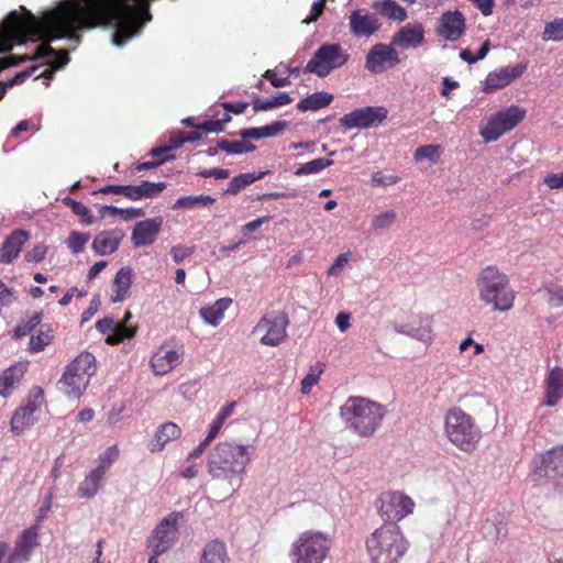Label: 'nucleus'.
Masks as SVG:
<instances>
[{"mask_svg":"<svg viewBox=\"0 0 563 563\" xmlns=\"http://www.w3.org/2000/svg\"><path fill=\"white\" fill-rule=\"evenodd\" d=\"M340 415L346 429L366 438L373 435L379 427L385 416V408L363 397H350L340 408Z\"/></svg>","mask_w":563,"mask_h":563,"instance_id":"nucleus-1","label":"nucleus"},{"mask_svg":"<svg viewBox=\"0 0 563 563\" xmlns=\"http://www.w3.org/2000/svg\"><path fill=\"white\" fill-rule=\"evenodd\" d=\"M372 563H399L408 550V541L396 523H383L366 539Z\"/></svg>","mask_w":563,"mask_h":563,"instance_id":"nucleus-2","label":"nucleus"},{"mask_svg":"<svg viewBox=\"0 0 563 563\" xmlns=\"http://www.w3.org/2000/svg\"><path fill=\"white\" fill-rule=\"evenodd\" d=\"M443 422L444 434L452 445L468 454L477 450L483 434L474 417L454 406L446 410Z\"/></svg>","mask_w":563,"mask_h":563,"instance_id":"nucleus-3","label":"nucleus"},{"mask_svg":"<svg viewBox=\"0 0 563 563\" xmlns=\"http://www.w3.org/2000/svg\"><path fill=\"white\" fill-rule=\"evenodd\" d=\"M479 299L496 311H508L514 307L515 291L508 276L496 266L483 268L476 279Z\"/></svg>","mask_w":563,"mask_h":563,"instance_id":"nucleus-4","label":"nucleus"},{"mask_svg":"<svg viewBox=\"0 0 563 563\" xmlns=\"http://www.w3.org/2000/svg\"><path fill=\"white\" fill-rule=\"evenodd\" d=\"M250 462L247 446L224 441L208 456V472L214 478H231L242 474Z\"/></svg>","mask_w":563,"mask_h":563,"instance_id":"nucleus-5","label":"nucleus"},{"mask_svg":"<svg viewBox=\"0 0 563 563\" xmlns=\"http://www.w3.org/2000/svg\"><path fill=\"white\" fill-rule=\"evenodd\" d=\"M96 372V357L89 352H82L66 366L60 379L57 382V388L68 398L79 399Z\"/></svg>","mask_w":563,"mask_h":563,"instance_id":"nucleus-6","label":"nucleus"},{"mask_svg":"<svg viewBox=\"0 0 563 563\" xmlns=\"http://www.w3.org/2000/svg\"><path fill=\"white\" fill-rule=\"evenodd\" d=\"M332 547L331 538L320 531L306 530L291 542L288 558L291 563H323Z\"/></svg>","mask_w":563,"mask_h":563,"instance_id":"nucleus-7","label":"nucleus"},{"mask_svg":"<svg viewBox=\"0 0 563 563\" xmlns=\"http://www.w3.org/2000/svg\"><path fill=\"white\" fill-rule=\"evenodd\" d=\"M8 19H9V14L2 22V31L0 34V53H7V52L11 51L12 43L23 44L29 40H32V41L43 40L44 42L37 46L36 52L33 55V58H37V59L51 58V60H48L47 64L53 69H59V68L64 67L65 65H67V63L69 62L68 53L66 51L54 49L49 45L52 40L48 38V36L27 33V34H25V36H23V38L19 40L7 27ZM54 40L55 38H53V41Z\"/></svg>","mask_w":563,"mask_h":563,"instance_id":"nucleus-8","label":"nucleus"},{"mask_svg":"<svg viewBox=\"0 0 563 563\" xmlns=\"http://www.w3.org/2000/svg\"><path fill=\"white\" fill-rule=\"evenodd\" d=\"M526 117V110L519 106H510L490 117L481 129V136L486 142H495L505 133L515 129Z\"/></svg>","mask_w":563,"mask_h":563,"instance_id":"nucleus-9","label":"nucleus"},{"mask_svg":"<svg viewBox=\"0 0 563 563\" xmlns=\"http://www.w3.org/2000/svg\"><path fill=\"white\" fill-rule=\"evenodd\" d=\"M347 59L349 55L339 44H323L307 63L305 71L325 77L333 69L343 66Z\"/></svg>","mask_w":563,"mask_h":563,"instance_id":"nucleus-10","label":"nucleus"},{"mask_svg":"<svg viewBox=\"0 0 563 563\" xmlns=\"http://www.w3.org/2000/svg\"><path fill=\"white\" fill-rule=\"evenodd\" d=\"M376 507L379 516L385 523H396L412 514L415 508L413 500L401 492H384L376 500Z\"/></svg>","mask_w":563,"mask_h":563,"instance_id":"nucleus-11","label":"nucleus"},{"mask_svg":"<svg viewBox=\"0 0 563 563\" xmlns=\"http://www.w3.org/2000/svg\"><path fill=\"white\" fill-rule=\"evenodd\" d=\"M183 519V514L173 511L164 517L152 532L147 540V545L156 555L167 552L178 538V523Z\"/></svg>","mask_w":563,"mask_h":563,"instance_id":"nucleus-12","label":"nucleus"},{"mask_svg":"<svg viewBox=\"0 0 563 563\" xmlns=\"http://www.w3.org/2000/svg\"><path fill=\"white\" fill-rule=\"evenodd\" d=\"M388 111L383 106L377 107H363L355 109L342 118H340V125L344 129H368L378 125L387 118Z\"/></svg>","mask_w":563,"mask_h":563,"instance_id":"nucleus-13","label":"nucleus"},{"mask_svg":"<svg viewBox=\"0 0 563 563\" xmlns=\"http://www.w3.org/2000/svg\"><path fill=\"white\" fill-rule=\"evenodd\" d=\"M289 319L286 313L265 314L256 324L255 331L265 330L261 343L268 346H276L287 338Z\"/></svg>","mask_w":563,"mask_h":563,"instance_id":"nucleus-14","label":"nucleus"},{"mask_svg":"<svg viewBox=\"0 0 563 563\" xmlns=\"http://www.w3.org/2000/svg\"><path fill=\"white\" fill-rule=\"evenodd\" d=\"M399 63V55L391 43H377L372 46L366 55L365 68L373 74H379L385 71L387 67H395Z\"/></svg>","mask_w":563,"mask_h":563,"instance_id":"nucleus-15","label":"nucleus"},{"mask_svg":"<svg viewBox=\"0 0 563 563\" xmlns=\"http://www.w3.org/2000/svg\"><path fill=\"white\" fill-rule=\"evenodd\" d=\"M465 21L464 14L459 10L445 11L439 20L437 34L445 41L455 42L466 30Z\"/></svg>","mask_w":563,"mask_h":563,"instance_id":"nucleus-16","label":"nucleus"},{"mask_svg":"<svg viewBox=\"0 0 563 563\" xmlns=\"http://www.w3.org/2000/svg\"><path fill=\"white\" fill-rule=\"evenodd\" d=\"M350 31L356 37H369L382 26L376 14L365 9H356L349 16Z\"/></svg>","mask_w":563,"mask_h":563,"instance_id":"nucleus-17","label":"nucleus"},{"mask_svg":"<svg viewBox=\"0 0 563 563\" xmlns=\"http://www.w3.org/2000/svg\"><path fill=\"white\" fill-rule=\"evenodd\" d=\"M526 69L527 64L519 63L488 73L484 81V91L493 92L505 88L511 81L521 77Z\"/></svg>","mask_w":563,"mask_h":563,"instance_id":"nucleus-18","label":"nucleus"},{"mask_svg":"<svg viewBox=\"0 0 563 563\" xmlns=\"http://www.w3.org/2000/svg\"><path fill=\"white\" fill-rule=\"evenodd\" d=\"M424 42V27L421 23H408L391 37V45L401 49L417 48Z\"/></svg>","mask_w":563,"mask_h":563,"instance_id":"nucleus-19","label":"nucleus"},{"mask_svg":"<svg viewBox=\"0 0 563 563\" xmlns=\"http://www.w3.org/2000/svg\"><path fill=\"white\" fill-rule=\"evenodd\" d=\"M162 224L163 219L161 217L137 222L131 234L133 245L140 247L153 244L161 232Z\"/></svg>","mask_w":563,"mask_h":563,"instance_id":"nucleus-20","label":"nucleus"},{"mask_svg":"<svg viewBox=\"0 0 563 563\" xmlns=\"http://www.w3.org/2000/svg\"><path fill=\"white\" fill-rule=\"evenodd\" d=\"M30 234L27 231L16 229L12 231L3 241L0 247V263L10 264L18 256L24 244L29 241Z\"/></svg>","mask_w":563,"mask_h":563,"instance_id":"nucleus-21","label":"nucleus"},{"mask_svg":"<svg viewBox=\"0 0 563 563\" xmlns=\"http://www.w3.org/2000/svg\"><path fill=\"white\" fill-rule=\"evenodd\" d=\"M38 532L36 527L25 529L15 542L12 554L8 558V563L16 561L25 562L30 559L31 552L38 545Z\"/></svg>","mask_w":563,"mask_h":563,"instance_id":"nucleus-22","label":"nucleus"},{"mask_svg":"<svg viewBox=\"0 0 563 563\" xmlns=\"http://www.w3.org/2000/svg\"><path fill=\"white\" fill-rule=\"evenodd\" d=\"M544 400L542 405L554 407L563 398V368L555 366L547 375Z\"/></svg>","mask_w":563,"mask_h":563,"instance_id":"nucleus-23","label":"nucleus"},{"mask_svg":"<svg viewBox=\"0 0 563 563\" xmlns=\"http://www.w3.org/2000/svg\"><path fill=\"white\" fill-rule=\"evenodd\" d=\"M183 360V352L167 350L164 345L151 357V366L156 375H165Z\"/></svg>","mask_w":563,"mask_h":563,"instance_id":"nucleus-24","label":"nucleus"},{"mask_svg":"<svg viewBox=\"0 0 563 563\" xmlns=\"http://www.w3.org/2000/svg\"><path fill=\"white\" fill-rule=\"evenodd\" d=\"M123 238L124 232L120 229L102 231L96 235L91 246L98 255H110L119 249Z\"/></svg>","mask_w":563,"mask_h":563,"instance_id":"nucleus-25","label":"nucleus"},{"mask_svg":"<svg viewBox=\"0 0 563 563\" xmlns=\"http://www.w3.org/2000/svg\"><path fill=\"white\" fill-rule=\"evenodd\" d=\"M406 333L422 342H430L433 331V318L428 314H412L405 324Z\"/></svg>","mask_w":563,"mask_h":563,"instance_id":"nucleus-26","label":"nucleus"},{"mask_svg":"<svg viewBox=\"0 0 563 563\" xmlns=\"http://www.w3.org/2000/svg\"><path fill=\"white\" fill-rule=\"evenodd\" d=\"M180 435L181 429L176 423L170 421L162 423L147 448L152 453L159 452L168 442L179 439Z\"/></svg>","mask_w":563,"mask_h":563,"instance_id":"nucleus-27","label":"nucleus"},{"mask_svg":"<svg viewBox=\"0 0 563 563\" xmlns=\"http://www.w3.org/2000/svg\"><path fill=\"white\" fill-rule=\"evenodd\" d=\"M132 278L133 271L130 266H124L117 272L112 283L111 302H122L129 298Z\"/></svg>","mask_w":563,"mask_h":563,"instance_id":"nucleus-28","label":"nucleus"},{"mask_svg":"<svg viewBox=\"0 0 563 563\" xmlns=\"http://www.w3.org/2000/svg\"><path fill=\"white\" fill-rule=\"evenodd\" d=\"M37 410V406L34 402H27L15 410L11 418V431L20 435L23 431L34 423V412Z\"/></svg>","mask_w":563,"mask_h":563,"instance_id":"nucleus-29","label":"nucleus"},{"mask_svg":"<svg viewBox=\"0 0 563 563\" xmlns=\"http://www.w3.org/2000/svg\"><path fill=\"white\" fill-rule=\"evenodd\" d=\"M545 474L552 478H563V445L552 448L542 455Z\"/></svg>","mask_w":563,"mask_h":563,"instance_id":"nucleus-30","label":"nucleus"},{"mask_svg":"<svg viewBox=\"0 0 563 563\" xmlns=\"http://www.w3.org/2000/svg\"><path fill=\"white\" fill-rule=\"evenodd\" d=\"M25 372V367L15 364L3 371L0 376V396L8 397L20 383Z\"/></svg>","mask_w":563,"mask_h":563,"instance_id":"nucleus-31","label":"nucleus"},{"mask_svg":"<svg viewBox=\"0 0 563 563\" xmlns=\"http://www.w3.org/2000/svg\"><path fill=\"white\" fill-rule=\"evenodd\" d=\"M232 300L229 298H221L213 305L200 309L201 318L211 325H218L224 317V311L230 307Z\"/></svg>","mask_w":563,"mask_h":563,"instance_id":"nucleus-32","label":"nucleus"},{"mask_svg":"<svg viewBox=\"0 0 563 563\" xmlns=\"http://www.w3.org/2000/svg\"><path fill=\"white\" fill-rule=\"evenodd\" d=\"M332 100L333 95L327 91H317L301 99L297 103V109L302 112L317 111L329 106L332 102Z\"/></svg>","mask_w":563,"mask_h":563,"instance_id":"nucleus-33","label":"nucleus"},{"mask_svg":"<svg viewBox=\"0 0 563 563\" xmlns=\"http://www.w3.org/2000/svg\"><path fill=\"white\" fill-rule=\"evenodd\" d=\"M104 476L99 474L93 468L89 472V474L86 475L84 481L78 485L77 494L80 498H92L95 497L100 487L101 483L103 481Z\"/></svg>","mask_w":563,"mask_h":563,"instance_id":"nucleus-34","label":"nucleus"},{"mask_svg":"<svg viewBox=\"0 0 563 563\" xmlns=\"http://www.w3.org/2000/svg\"><path fill=\"white\" fill-rule=\"evenodd\" d=\"M201 563H230L225 547L222 542H209L202 552Z\"/></svg>","mask_w":563,"mask_h":563,"instance_id":"nucleus-35","label":"nucleus"},{"mask_svg":"<svg viewBox=\"0 0 563 563\" xmlns=\"http://www.w3.org/2000/svg\"><path fill=\"white\" fill-rule=\"evenodd\" d=\"M373 8L383 16L402 22L407 19L406 10L395 0L375 1Z\"/></svg>","mask_w":563,"mask_h":563,"instance_id":"nucleus-36","label":"nucleus"},{"mask_svg":"<svg viewBox=\"0 0 563 563\" xmlns=\"http://www.w3.org/2000/svg\"><path fill=\"white\" fill-rule=\"evenodd\" d=\"M266 172L240 174L230 180L225 192L230 195H236L246 186L263 178Z\"/></svg>","mask_w":563,"mask_h":563,"instance_id":"nucleus-37","label":"nucleus"},{"mask_svg":"<svg viewBox=\"0 0 563 563\" xmlns=\"http://www.w3.org/2000/svg\"><path fill=\"white\" fill-rule=\"evenodd\" d=\"M214 202L216 199L209 195L183 196L176 200L174 208L191 210L199 207L210 206Z\"/></svg>","mask_w":563,"mask_h":563,"instance_id":"nucleus-38","label":"nucleus"},{"mask_svg":"<svg viewBox=\"0 0 563 563\" xmlns=\"http://www.w3.org/2000/svg\"><path fill=\"white\" fill-rule=\"evenodd\" d=\"M53 330L48 325H42L36 335H32L29 342L31 353L42 352L53 341Z\"/></svg>","mask_w":563,"mask_h":563,"instance_id":"nucleus-39","label":"nucleus"},{"mask_svg":"<svg viewBox=\"0 0 563 563\" xmlns=\"http://www.w3.org/2000/svg\"><path fill=\"white\" fill-rule=\"evenodd\" d=\"M135 334V327H129L124 322H118L114 324L112 332L106 338V343L117 345L126 339L133 338Z\"/></svg>","mask_w":563,"mask_h":563,"instance_id":"nucleus-40","label":"nucleus"},{"mask_svg":"<svg viewBox=\"0 0 563 563\" xmlns=\"http://www.w3.org/2000/svg\"><path fill=\"white\" fill-rule=\"evenodd\" d=\"M120 451L118 445L109 446L102 454L98 457V465L93 468L102 476H106L112 464L119 459Z\"/></svg>","mask_w":563,"mask_h":563,"instance_id":"nucleus-41","label":"nucleus"},{"mask_svg":"<svg viewBox=\"0 0 563 563\" xmlns=\"http://www.w3.org/2000/svg\"><path fill=\"white\" fill-rule=\"evenodd\" d=\"M219 147L221 151H224L228 154H244L255 151V146L245 141L244 139L241 141H229L225 139L219 140Z\"/></svg>","mask_w":563,"mask_h":563,"instance_id":"nucleus-42","label":"nucleus"},{"mask_svg":"<svg viewBox=\"0 0 563 563\" xmlns=\"http://www.w3.org/2000/svg\"><path fill=\"white\" fill-rule=\"evenodd\" d=\"M333 161L327 158H316L305 164H301L296 170V176H303L310 174H317L323 170L324 168L331 166Z\"/></svg>","mask_w":563,"mask_h":563,"instance_id":"nucleus-43","label":"nucleus"},{"mask_svg":"<svg viewBox=\"0 0 563 563\" xmlns=\"http://www.w3.org/2000/svg\"><path fill=\"white\" fill-rule=\"evenodd\" d=\"M89 239V233L71 231L65 243L73 254H79L85 250Z\"/></svg>","mask_w":563,"mask_h":563,"instance_id":"nucleus-44","label":"nucleus"},{"mask_svg":"<svg viewBox=\"0 0 563 563\" xmlns=\"http://www.w3.org/2000/svg\"><path fill=\"white\" fill-rule=\"evenodd\" d=\"M42 317V312H35L29 320L18 324L13 331V339L19 340L30 334L41 323Z\"/></svg>","mask_w":563,"mask_h":563,"instance_id":"nucleus-45","label":"nucleus"},{"mask_svg":"<svg viewBox=\"0 0 563 563\" xmlns=\"http://www.w3.org/2000/svg\"><path fill=\"white\" fill-rule=\"evenodd\" d=\"M62 201L65 206L69 207L76 216L80 217L82 223L91 224L93 222L90 210L81 202L70 197H65Z\"/></svg>","mask_w":563,"mask_h":563,"instance_id":"nucleus-46","label":"nucleus"},{"mask_svg":"<svg viewBox=\"0 0 563 563\" xmlns=\"http://www.w3.org/2000/svg\"><path fill=\"white\" fill-rule=\"evenodd\" d=\"M543 41L560 42L563 40V18L555 19L545 24L543 33Z\"/></svg>","mask_w":563,"mask_h":563,"instance_id":"nucleus-47","label":"nucleus"},{"mask_svg":"<svg viewBox=\"0 0 563 563\" xmlns=\"http://www.w3.org/2000/svg\"><path fill=\"white\" fill-rule=\"evenodd\" d=\"M231 121L229 113H223L221 119L207 120L196 125V129L202 130L209 133H219L224 130V124Z\"/></svg>","mask_w":563,"mask_h":563,"instance_id":"nucleus-48","label":"nucleus"},{"mask_svg":"<svg viewBox=\"0 0 563 563\" xmlns=\"http://www.w3.org/2000/svg\"><path fill=\"white\" fill-rule=\"evenodd\" d=\"M441 154V146L437 144H428L419 146L415 153L413 158L416 162L428 158L430 161H435Z\"/></svg>","mask_w":563,"mask_h":563,"instance_id":"nucleus-49","label":"nucleus"},{"mask_svg":"<svg viewBox=\"0 0 563 563\" xmlns=\"http://www.w3.org/2000/svg\"><path fill=\"white\" fill-rule=\"evenodd\" d=\"M140 199L142 198H151L161 194L165 188V183H151V181H142L137 185Z\"/></svg>","mask_w":563,"mask_h":563,"instance_id":"nucleus-50","label":"nucleus"},{"mask_svg":"<svg viewBox=\"0 0 563 563\" xmlns=\"http://www.w3.org/2000/svg\"><path fill=\"white\" fill-rule=\"evenodd\" d=\"M322 371L321 365L310 367L308 374L301 380V393L303 395H308L311 391L312 386L318 383Z\"/></svg>","mask_w":563,"mask_h":563,"instance_id":"nucleus-51","label":"nucleus"},{"mask_svg":"<svg viewBox=\"0 0 563 563\" xmlns=\"http://www.w3.org/2000/svg\"><path fill=\"white\" fill-rule=\"evenodd\" d=\"M395 220H396L395 211L390 210V211L380 212L373 218L372 227L375 230L386 229V228H389L395 222Z\"/></svg>","mask_w":563,"mask_h":563,"instance_id":"nucleus-52","label":"nucleus"},{"mask_svg":"<svg viewBox=\"0 0 563 563\" xmlns=\"http://www.w3.org/2000/svg\"><path fill=\"white\" fill-rule=\"evenodd\" d=\"M287 128L286 121H276L272 124L261 126L262 137H272L280 134Z\"/></svg>","mask_w":563,"mask_h":563,"instance_id":"nucleus-53","label":"nucleus"},{"mask_svg":"<svg viewBox=\"0 0 563 563\" xmlns=\"http://www.w3.org/2000/svg\"><path fill=\"white\" fill-rule=\"evenodd\" d=\"M194 253H195V246L176 245V246H173L170 250V255H172L174 262L177 264L183 262L185 258L189 257Z\"/></svg>","mask_w":563,"mask_h":563,"instance_id":"nucleus-54","label":"nucleus"},{"mask_svg":"<svg viewBox=\"0 0 563 563\" xmlns=\"http://www.w3.org/2000/svg\"><path fill=\"white\" fill-rule=\"evenodd\" d=\"M372 186H390L399 181V177L395 175H384L380 172H376L372 176Z\"/></svg>","mask_w":563,"mask_h":563,"instance_id":"nucleus-55","label":"nucleus"},{"mask_svg":"<svg viewBox=\"0 0 563 563\" xmlns=\"http://www.w3.org/2000/svg\"><path fill=\"white\" fill-rule=\"evenodd\" d=\"M26 60H37V58H33V55H22V56H9L4 58H0V69H5L12 66H18L21 63Z\"/></svg>","mask_w":563,"mask_h":563,"instance_id":"nucleus-56","label":"nucleus"},{"mask_svg":"<svg viewBox=\"0 0 563 563\" xmlns=\"http://www.w3.org/2000/svg\"><path fill=\"white\" fill-rule=\"evenodd\" d=\"M263 77L267 79L275 88H282L290 84L289 77H278L276 71L273 69H267Z\"/></svg>","mask_w":563,"mask_h":563,"instance_id":"nucleus-57","label":"nucleus"},{"mask_svg":"<svg viewBox=\"0 0 563 563\" xmlns=\"http://www.w3.org/2000/svg\"><path fill=\"white\" fill-rule=\"evenodd\" d=\"M325 8V0H317L311 7L310 15L302 20L303 23L309 24L316 22L323 13Z\"/></svg>","mask_w":563,"mask_h":563,"instance_id":"nucleus-58","label":"nucleus"},{"mask_svg":"<svg viewBox=\"0 0 563 563\" xmlns=\"http://www.w3.org/2000/svg\"><path fill=\"white\" fill-rule=\"evenodd\" d=\"M47 247L44 245H36L25 254L26 262L40 263L45 258Z\"/></svg>","mask_w":563,"mask_h":563,"instance_id":"nucleus-59","label":"nucleus"},{"mask_svg":"<svg viewBox=\"0 0 563 563\" xmlns=\"http://www.w3.org/2000/svg\"><path fill=\"white\" fill-rule=\"evenodd\" d=\"M221 107L225 110L224 113H234V114H241L243 113L246 108L249 107L247 102L239 101V102H222Z\"/></svg>","mask_w":563,"mask_h":563,"instance_id":"nucleus-60","label":"nucleus"},{"mask_svg":"<svg viewBox=\"0 0 563 563\" xmlns=\"http://www.w3.org/2000/svg\"><path fill=\"white\" fill-rule=\"evenodd\" d=\"M197 175L202 178L214 177L216 179H227L230 172L224 168H211L200 170Z\"/></svg>","mask_w":563,"mask_h":563,"instance_id":"nucleus-61","label":"nucleus"},{"mask_svg":"<svg viewBox=\"0 0 563 563\" xmlns=\"http://www.w3.org/2000/svg\"><path fill=\"white\" fill-rule=\"evenodd\" d=\"M544 184L551 189H563V172L560 174H549L544 178Z\"/></svg>","mask_w":563,"mask_h":563,"instance_id":"nucleus-62","label":"nucleus"},{"mask_svg":"<svg viewBox=\"0 0 563 563\" xmlns=\"http://www.w3.org/2000/svg\"><path fill=\"white\" fill-rule=\"evenodd\" d=\"M476 5L483 15L488 16L493 13L495 0H470Z\"/></svg>","mask_w":563,"mask_h":563,"instance_id":"nucleus-63","label":"nucleus"},{"mask_svg":"<svg viewBox=\"0 0 563 563\" xmlns=\"http://www.w3.org/2000/svg\"><path fill=\"white\" fill-rule=\"evenodd\" d=\"M254 112L268 111L274 109L272 99H260L255 97L252 101Z\"/></svg>","mask_w":563,"mask_h":563,"instance_id":"nucleus-64","label":"nucleus"}]
</instances>
